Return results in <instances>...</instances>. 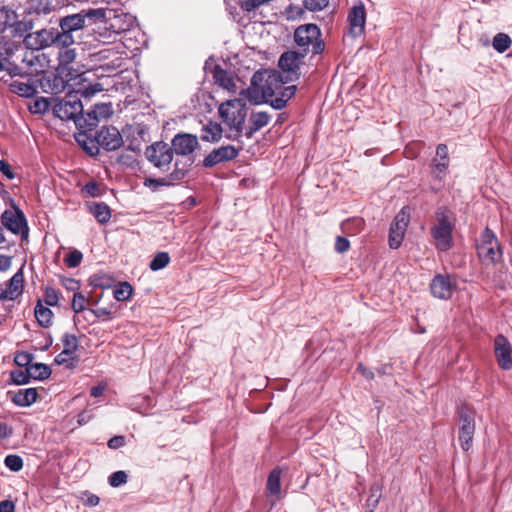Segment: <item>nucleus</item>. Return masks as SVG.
<instances>
[{"label":"nucleus","instance_id":"obj_26","mask_svg":"<svg viewBox=\"0 0 512 512\" xmlns=\"http://www.w3.org/2000/svg\"><path fill=\"white\" fill-rule=\"evenodd\" d=\"M37 390L35 388L21 389L12 397V402L17 406L27 407L37 400Z\"/></svg>","mask_w":512,"mask_h":512},{"label":"nucleus","instance_id":"obj_36","mask_svg":"<svg viewBox=\"0 0 512 512\" xmlns=\"http://www.w3.org/2000/svg\"><path fill=\"white\" fill-rule=\"evenodd\" d=\"M280 470L274 469L270 472L267 479V491L271 495H277L280 493Z\"/></svg>","mask_w":512,"mask_h":512},{"label":"nucleus","instance_id":"obj_45","mask_svg":"<svg viewBox=\"0 0 512 512\" xmlns=\"http://www.w3.org/2000/svg\"><path fill=\"white\" fill-rule=\"evenodd\" d=\"M187 172V167L185 165L181 167L180 162L177 160L175 162V168L167 177V180L170 181V185H172L175 181L182 180L186 176Z\"/></svg>","mask_w":512,"mask_h":512},{"label":"nucleus","instance_id":"obj_17","mask_svg":"<svg viewBox=\"0 0 512 512\" xmlns=\"http://www.w3.org/2000/svg\"><path fill=\"white\" fill-rule=\"evenodd\" d=\"M54 32L55 29L50 28L29 33L24 37L23 43L28 49H36L40 51L44 48L54 45Z\"/></svg>","mask_w":512,"mask_h":512},{"label":"nucleus","instance_id":"obj_4","mask_svg":"<svg viewBox=\"0 0 512 512\" xmlns=\"http://www.w3.org/2000/svg\"><path fill=\"white\" fill-rule=\"evenodd\" d=\"M219 114L230 129L240 131L247 116L246 105L240 99L228 100L219 106Z\"/></svg>","mask_w":512,"mask_h":512},{"label":"nucleus","instance_id":"obj_42","mask_svg":"<svg viewBox=\"0 0 512 512\" xmlns=\"http://www.w3.org/2000/svg\"><path fill=\"white\" fill-rule=\"evenodd\" d=\"M49 101L45 97H39L33 100V102L29 105V110L35 114H42L48 111L49 109Z\"/></svg>","mask_w":512,"mask_h":512},{"label":"nucleus","instance_id":"obj_58","mask_svg":"<svg viewBox=\"0 0 512 512\" xmlns=\"http://www.w3.org/2000/svg\"><path fill=\"white\" fill-rule=\"evenodd\" d=\"M296 92V86L290 85V86H284L282 85V89L278 91V95L287 102L289 99H291Z\"/></svg>","mask_w":512,"mask_h":512},{"label":"nucleus","instance_id":"obj_59","mask_svg":"<svg viewBox=\"0 0 512 512\" xmlns=\"http://www.w3.org/2000/svg\"><path fill=\"white\" fill-rule=\"evenodd\" d=\"M349 247H350V243H349V241L346 238L341 237V236H338L336 238L335 250L338 253L346 252L349 249Z\"/></svg>","mask_w":512,"mask_h":512},{"label":"nucleus","instance_id":"obj_62","mask_svg":"<svg viewBox=\"0 0 512 512\" xmlns=\"http://www.w3.org/2000/svg\"><path fill=\"white\" fill-rule=\"evenodd\" d=\"M64 287L70 291H75L79 288V282L73 278H65L62 281Z\"/></svg>","mask_w":512,"mask_h":512},{"label":"nucleus","instance_id":"obj_41","mask_svg":"<svg viewBox=\"0 0 512 512\" xmlns=\"http://www.w3.org/2000/svg\"><path fill=\"white\" fill-rule=\"evenodd\" d=\"M11 380L16 385H24L30 382V374L28 367L26 370L15 369L10 372Z\"/></svg>","mask_w":512,"mask_h":512},{"label":"nucleus","instance_id":"obj_23","mask_svg":"<svg viewBox=\"0 0 512 512\" xmlns=\"http://www.w3.org/2000/svg\"><path fill=\"white\" fill-rule=\"evenodd\" d=\"M198 138L192 134H177L172 139V151L178 155L192 154L198 147Z\"/></svg>","mask_w":512,"mask_h":512},{"label":"nucleus","instance_id":"obj_25","mask_svg":"<svg viewBox=\"0 0 512 512\" xmlns=\"http://www.w3.org/2000/svg\"><path fill=\"white\" fill-rule=\"evenodd\" d=\"M9 88L11 92L25 98L33 97L37 93V86L30 82V79L27 82L12 80L9 83Z\"/></svg>","mask_w":512,"mask_h":512},{"label":"nucleus","instance_id":"obj_19","mask_svg":"<svg viewBox=\"0 0 512 512\" xmlns=\"http://www.w3.org/2000/svg\"><path fill=\"white\" fill-rule=\"evenodd\" d=\"M240 149L233 145H225L213 149L203 160V165L206 168L214 167L217 164L224 163L235 159L239 154Z\"/></svg>","mask_w":512,"mask_h":512},{"label":"nucleus","instance_id":"obj_50","mask_svg":"<svg viewBox=\"0 0 512 512\" xmlns=\"http://www.w3.org/2000/svg\"><path fill=\"white\" fill-rule=\"evenodd\" d=\"M62 341H63V345H64V350H68V351L76 354V351L78 348V339L75 335L65 333Z\"/></svg>","mask_w":512,"mask_h":512},{"label":"nucleus","instance_id":"obj_61","mask_svg":"<svg viewBox=\"0 0 512 512\" xmlns=\"http://www.w3.org/2000/svg\"><path fill=\"white\" fill-rule=\"evenodd\" d=\"M31 361V357L28 353H20L15 357V362L19 366H27Z\"/></svg>","mask_w":512,"mask_h":512},{"label":"nucleus","instance_id":"obj_64","mask_svg":"<svg viewBox=\"0 0 512 512\" xmlns=\"http://www.w3.org/2000/svg\"><path fill=\"white\" fill-rule=\"evenodd\" d=\"M286 104L287 102H285V100L282 99L279 95H276L275 98L270 101V105L277 110L283 109Z\"/></svg>","mask_w":512,"mask_h":512},{"label":"nucleus","instance_id":"obj_56","mask_svg":"<svg viewBox=\"0 0 512 512\" xmlns=\"http://www.w3.org/2000/svg\"><path fill=\"white\" fill-rule=\"evenodd\" d=\"M0 171L9 180L14 179L16 176L11 165L4 159L0 160Z\"/></svg>","mask_w":512,"mask_h":512},{"label":"nucleus","instance_id":"obj_31","mask_svg":"<svg viewBox=\"0 0 512 512\" xmlns=\"http://www.w3.org/2000/svg\"><path fill=\"white\" fill-rule=\"evenodd\" d=\"M213 76L215 82L219 86L223 87L224 89H227L228 91H235L236 85L229 72L222 68L216 67Z\"/></svg>","mask_w":512,"mask_h":512},{"label":"nucleus","instance_id":"obj_18","mask_svg":"<svg viewBox=\"0 0 512 512\" xmlns=\"http://www.w3.org/2000/svg\"><path fill=\"white\" fill-rule=\"evenodd\" d=\"M3 226L14 234L28 232L27 221L24 213L15 208L14 210H5L1 216Z\"/></svg>","mask_w":512,"mask_h":512},{"label":"nucleus","instance_id":"obj_9","mask_svg":"<svg viewBox=\"0 0 512 512\" xmlns=\"http://www.w3.org/2000/svg\"><path fill=\"white\" fill-rule=\"evenodd\" d=\"M257 78L261 80L264 79V83L261 86V92L263 97H274L278 95V91L282 89V85H284L289 78L283 79V75L281 72L276 70H266L263 73H256L252 77V84L256 83Z\"/></svg>","mask_w":512,"mask_h":512},{"label":"nucleus","instance_id":"obj_27","mask_svg":"<svg viewBox=\"0 0 512 512\" xmlns=\"http://www.w3.org/2000/svg\"><path fill=\"white\" fill-rule=\"evenodd\" d=\"M90 129H79V132L75 135L76 141L81 145L90 155H96L99 152V146L95 139L88 137L87 132Z\"/></svg>","mask_w":512,"mask_h":512},{"label":"nucleus","instance_id":"obj_53","mask_svg":"<svg viewBox=\"0 0 512 512\" xmlns=\"http://www.w3.org/2000/svg\"><path fill=\"white\" fill-rule=\"evenodd\" d=\"M285 14L288 20H296L302 18L305 14V11L297 5L290 4L286 8Z\"/></svg>","mask_w":512,"mask_h":512},{"label":"nucleus","instance_id":"obj_7","mask_svg":"<svg viewBox=\"0 0 512 512\" xmlns=\"http://www.w3.org/2000/svg\"><path fill=\"white\" fill-rule=\"evenodd\" d=\"M104 12L106 16L100 17L98 20H102L104 29L114 35L129 31L136 22V18L129 13H115L111 10H104Z\"/></svg>","mask_w":512,"mask_h":512},{"label":"nucleus","instance_id":"obj_20","mask_svg":"<svg viewBox=\"0 0 512 512\" xmlns=\"http://www.w3.org/2000/svg\"><path fill=\"white\" fill-rule=\"evenodd\" d=\"M93 56L101 63L100 67L109 73H116L122 66L123 58L112 48L102 49Z\"/></svg>","mask_w":512,"mask_h":512},{"label":"nucleus","instance_id":"obj_11","mask_svg":"<svg viewBox=\"0 0 512 512\" xmlns=\"http://www.w3.org/2000/svg\"><path fill=\"white\" fill-rule=\"evenodd\" d=\"M460 427H459V441L460 446L464 451L471 448L472 440L475 432V423L473 412L466 406L459 409Z\"/></svg>","mask_w":512,"mask_h":512},{"label":"nucleus","instance_id":"obj_39","mask_svg":"<svg viewBox=\"0 0 512 512\" xmlns=\"http://www.w3.org/2000/svg\"><path fill=\"white\" fill-rule=\"evenodd\" d=\"M133 292L132 286L128 282H122L113 291L114 298L117 301H126L128 300Z\"/></svg>","mask_w":512,"mask_h":512},{"label":"nucleus","instance_id":"obj_8","mask_svg":"<svg viewBox=\"0 0 512 512\" xmlns=\"http://www.w3.org/2000/svg\"><path fill=\"white\" fill-rule=\"evenodd\" d=\"M146 158L161 171H167L173 159V151L165 142H156L145 150Z\"/></svg>","mask_w":512,"mask_h":512},{"label":"nucleus","instance_id":"obj_22","mask_svg":"<svg viewBox=\"0 0 512 512\" xmlns=\"http://www.w3.org/2000/svg\"><path fill=\"white\" fill-rule=\"evenodd\" d=\"M349 33L352 37L360 36L366 23V11L363 3L353 6L348 13Z\"/></svg>","mask_w":512,"mask_h":512},{"label":"nucleus","instance_id":"obj_43","mask_svg":"<svg viewBox=\"0 0 512 512\" xmlns=\"http://www.w3.org/2000/svg\"><path fill=\"white\" fill-rule=\"evenodd\" d=\"M75 359H76V354L63 349L62 352H60L55 357V362L58 365H64L67 368H72L74 366Z\"/></svg>","mask_w":512,"mask_h":512},{"label":"nucleus","instance_id":"obj_10","mask_svg":"<svg viewBox=\"0 0 512 512\" xmlns=\"http://www.w3.org/2000/svg\"><path fill=\"white\" fill-rule=\"evenodd\" d=\"M112 113L113 110L110 104H95L90 111L80 115V118L76 120V127L93 130L101 120L109 118Z\"/></svg>","mask_w":512,"mask_h":512},{"label":"nucleus","instance_id":"obj_21","mask_svg":"<svg viewBox=\"0 0 512 512\" xmlns=\"http://www.w3.org/2000/svg\"><path fill=\"white\" fill-rule=\"evenodd\" d=\"M494 352L498 365L504 369L509 370L512 367V347L508 339L503 335H498L494 340Z\"/></svg>","mask_w":512,"mask_h":512},{"label":"nucleus","instance_id":"obj_40","mask_svg":"<svg viewBox=\"0 0 512 512\" xmlns=\"http://www.w3.org/2000/svg\"><path fill=\"white\" fill-rule=\"evenodd\" d=\"M170 262V256L167 252H158L150 262V269L158 271L165 268Z\"/></svg>","mask_w":512,"mask_h":512},{"label":"nucleus","instance_id":"obj_48","mask_svg":"<svg viewBox=\"0 0 512 512\" xmlns=\"http://www.w3.org/2000/svg\"><path fill=\"white\" fill-rule=\"evenodd\" d=\"M128 476L125 471L119 470L109 476L108 482L112 487H119L127 482Z\"/></svg>","mask_w":512,"mask_h":512},{"label":"nucleus","instance_id":"obj_51","mask_svg":"<svg viewBox=\"0 0 512 512\" xmlns=\"http://www.w3.org/2000/svg\"><path fill=\"white\" fill-rule=\"evenodd\" d=\"M83 259V254L79 250L71 251L65 258L68 267L75 268L80 265Z\"/></svg>","mask_w":512,"mask_h":512},{"label":"nucleus","instance_id":"obj_29","mask_svg":"<svg viewBox=\"0 0 512 512\" xmlns=\"http://www.w3.org/2000/svg\"><path fill=\"white\" fill-rule=\"evenodd\" d=\"M270 121V115L267 112H255L250 116V127L246 133L248 137H251L253 133L259 131L261 128L266 126Z\"/></svg>","mask_w":512,"mask_h":512},{"label":"nucleus","instance_id":"obj_5","mask_svg":"<svg viewBox=\"0 0 512 512\" xmlns=\"http://www.w3.org/2000/svg\"><path fill=\"white\" fill-rule=\"evenodd\" d=\"M54 115L61 120H76L83 115V104L77 94L69 93L53 107Z\"/></svg>","mask_w":512,"mask_h":512},{"label":"nucleus","instance_id":"obj_57","mask_svg":"<svg viewBox=\"0 0 512 512\" xmlns=\"http://www.w3.org/2000/svg\"><path fill=\"white\" fill-rule=\"evenodd\" d=\"M4 70H6L11 78L20 76L25 77V67L18 66L16 64H10L8 67H5Z\"/></svg>","mask_w":512,"mask_h":512},{"label":"nucleus","instance_id":"obj_55","mask_svg":"<svg viewBox=\"0 0 512 512\" xmlns=\"http://www.w3.org/2000/svg\"><path fill=\"white\" fill-rule=\"evenodd\" d=\"M44 300L48 306L57 305L59 301L57 291L52 287H47L45 289Z\"/></svg>","mask_w":512,"mask_h":512},{"label":"nucleus","instance_id":"obj_38","mask_svg":"<svg viewBox=\"0 0 512 512\" xmlns=\"http://www.w3.org/2000/svg\"><path fill=\"white\" fill-rule=\"evenodd\" d=\"M54 36H56L54 37V45L58 46L60 49L70 47L74 43V38L71 31L62 30V32H59L55 29Z\"/></svg>","mask_w":512,"mask_h":512},{"label":"nucleus","instance_id":"obj_2","mask_svg":"<svg viewBox=\"0 0 512 512\" xmlns=\"http://www.w3.org/2000/svg\"><path fill=\"white\" fill-rule=\"evenodd\" d=\"M293 38L299 51L305 55L309 53L313 55L321 54L325 49V43L321 38V30L316 24L300 25L295 29Z\"/></svg>","mask_w":512,"mask_h":512},{"label":"nucleus","instance_id":"obj_15","mask_svg":"<svg viewBox=\"0 0 512 512\" xmlns=\"http://www.w3.org/2000/svg\"><path fill=\"white\" fill-rule=\"evenodd\" d=\"M456 287V281L450 275L437 274L430 283L432 295L439 299L451 298Z\"/></svg>","mask_w":512,"mask_h":512},{"label":"nucleus","instance_id":"obj_6","mask_svg":"<svg viewBox=\"0 0 512 512\" xmlns=\"http://www.w3.org/2000/svg\"><path fill=\"white\" fill-rule=\"evenodd\" d=\"M104 9H83L79 13L67 15L62 17L59 21V26L63 31H77L82 29L85 25L86 19L98 20L100 17H105Z\"/></svg>","mask_w":512,"mask_h":512},{"label":"nucleus","instance_id":"obj_49","mask_svg":"<svg viewBox=\"0 0 512 512\" xmlns=\"http://www.w3.org/2000/svg\"><path fill=\"white\" fill-rule=\"evenodd\" d=\"M87 298L80 292L74 293L72 300V310L79 313L86 309Z\"/></svg>","mask_w":512,"mask_h":512},{"label":"nucleus","instance_id":"obj_32","mask_svg":"<svg viewBox=\"0 0 512 512\" xmlns=\"http://www.w3.org/2000/svg\"><path fill=\"white\" fill-rule=\"evenodd\" d=\"M90 212L100 223H106L111 218L110 208L104 203H94L90 206Z\"/></svg>","mask_w":512,"mask_h":512},{"label":"nucleus","instance_id":"obj_1","mask_svg":"<svg viewBox=\"0 0 512 512\" xmlns=\"http://www.w3.org/2000/svg\"><path fill=\"white\" fill-rule=\"evenodd\" d=\"M455 227L454 214L446 207H440L436 211L435 222L431 227V234L435 246L439 251H448L453 246L452 232Z\"/></svg>","mask_w":512,"mask_h":512},{"label":"nucleus","instance_id":"obj_16","mask_svg":"<svg viewBox=\"0 0 512 512\" xmlns=\"http://www.w3.org/2000/svg\"><path fill=\"white\" fill-rule=\"evenodd\" d=\"M96 143L106 151H114L123 145L119 130L113 126L102 127L95 136Z\"/></svg>","mask_w":512,"mask_h":512},{"label":"nucleus","instance_id":"obj_63","mask_svg":"<svg viewBox=\"0 0 512 512\" xmlns=\"http://www.w3.org/2000/svg\"><path fill=\"white\" fill-rule=\"evenodd\" d=\"M15 504L10 500H3L0 502V512H14Z\"/></svg>","mask_w":512,"mask_h":512},{"label":"nucleus","instance_id":"obj_37","mask_svg":"<svg viewBox=\"0 0 512 512\" xmlns=\"http://www.w3.org/2000/svg\"><path fill=\"white\" fill-rule=\"evenodd\" d=\"M511 44V38L505 33L496 34L492 42L493 48L499 53L505 52L511 46Z\"/></svg>","mask_w":512,"mask_h":512},{"label":"nucleus","instance_id":"obj_30","mask_svg":"<svg viewBox=\"0 0 512 512\" xmlns=\"http://www.w3.org/2000/svg\"><path fill=\"white\" fill-rule=\"evenodd\" d=\"M222 132L220 124L209 122L202 128L201 139L206 142H217L221 139Z\"/></svg>","mask_w":512,"mask_h":512},{"label":"nucleus","instance_id":"obj_44","mask_svg":"<svg viewBox=\"0 0 512 512\" xmlns=\"http://www.w3.org/2000/svg\"><path fill=\"white\" fill-rule=\"evenodd\" d=\"M58 58L61 65L67 66L74 62V60L76 59V51L74 48L70 47L61 48L59 51Z\"/></svg>","mask_w":512,"mask_h":512},{"label":"nucleus","instance_id":"obj_35","mask_svg":"<svg viewBox=\"0 0 512 512\" xmlns=\"http://www.w3.org/2000/svg\"><path fill=\"white\" fill-rule=\"evenodd\" d=\"M52 316H53V313L49 308L44 307L40 303L37 304V306L35 308V317H36L38 323L42 327L50 326Z\"/></svg>","mask_w":512,"mask_h":512},{"label":"nucleus","instance_id":"obj_34","mask_svg":"<svg viewBox=\"0 0 512 512\" xmlns=\"http://www.w3.org/2000/svg\"><path fill=\"white\" fill-rule=\"evenodd\" d=\"M53 5L50 0H29L28 9L38 15H47L53 10Z\"/></svg>","mask_w":512,"mask_h":512},{"label":"nucleus","instance_id":"obj_14","mask_svg":"<svg viewBox=\"0 0 512 512\" xmlns=\"http://www.w3.org/2000/svg\"><path fill=\"white\" fill-rule=\"evenodd\" d=\"M21 63L25 67V75L33 76L43 73L46 69V59L39 50L28 49L21 57Z\"/></svg>","mask_w":512,"mask_h":512},{"label":"nucleus","instance_id":"obj_33","mask_svg":"<svg viewBox=\"0 0 512 512\" xmlns=\"http://www.w3.org/2000/svg\"><path fill=\"white\" fill-rule=\"evenodd\" d=\"M31 379L45 380L51 375L49 366L43 363H35L28 366Z\"/></svg>","mask_w":512,"mask_h":512},{"label":"nucleus","instance_id":"obj_52","mask_svg":"<svg viewBox=\"0 0 512 512\" xmlns=\"http://www.w3.org/2000/svg\"><path fill=\"white\" fill-rule=\"evenodd\" d=\"M329 4V0H304V6L309 11H321Z\"/></svg>","mask_w":512,"mask_h":512},{"label":"nucleus","instance_id":"obj_24","mask_svg":"<svg viewBox=\"0 0 512 512\" xmlns=\"http://www.w3.org/2000/svg\"><path fill=\"white\" fill-rule=\"evenodd\" d=\"M24 275L22 270H18L10 279L6 288L1 292L0 299L15 300L23 291Z\"/></svg>","mask_w":512,"mask_h":512},{"label":"nucleus","instance_id":"obj_28","mask_svg":"<svg viewBox=\"0 0 512 512\" xmlns=\"http://www.w3.org/2000/svg\"><path fill=\"white\" fill-rule=\"evenodd\" d=\"M434 167L438 176L444 173L449 165L448 147L445 144H439L436 148V157L433 159Z\"/></svg>","mask_w":512,"mask_h":512},{"label":"nucleus","instance_id":"obj_13","mask_svg":"<svg viewBox=\"0 0 512 512\" xmlns=\"http://www.w3.org/2000/svg\"><path fill=\"white\" fill-rule=\"evenodd\" d=\"M305 54L295 50L284 52L279 58V67L284 73H287L289 80L298 79L299 69L305 58Z\"/></svg>","mask_w":512,"mask_h":512},{"label":"nucleus","instance_id":"obj_47","mask_svg":"<svg viewBox=\"0 0 512 512\" xmlns=\"http://www.w3.org/2000/svg\"><path fill=\"white\" fill-rule=\"evenodd\" d=\"M103 89L100 84L89 85L87 87L77 89L73 94H77V96L90 98L94 96L96 93L101 92Z\"/></svg>","mask_w":512,"mask_h":512},{"label":"nucleus","instance_id":"obj_12","mask_svg":"<svg viewBox=\"0 0 512 512\" xmlns=\"http://www.w3.org/2000/svg\"><path fill=\"white\" fill-rule=\"evenodd\" d=\"M410 221V215L406 208H402L395 216L394 221L390 226L389 231V246L392 249H397L402 244L407 226Z\"/></svg>","mask_w":512,"mask_h":512},{"label":"nucleus","instance_id":"obj_3","mask_svg":"<svg viewBox=\"0 0 512 512\" xmlns=\"http://www.w3.org/2000/svg\"><path fill=\"white\" fill-rule=\"evenodd\" d=\"M477 254L485 264H495L502 258L499 241L492 230L486 228L477 243Z\"/></svg>","mask_w":512,"mask_h":512},{"label":"nucleus","instance_id":"obj_60","mask_svg":"<svg viewBox=\"0 0 512 512\" xmlns=\"http://www.w3.org/2000/svg\"><path fill=\"white\" fill-rule=\"evenodd\" d=\"M125 444V438L123 436H114L108 441V447L111 449H118Z\"/></svg>","mask_w":512,"mask_h":512},{"label":"nucleus","instance_id":"obj_54","mask_svg":"<svg viewBox=\"0 0 512 512\" xmlns=\"http://www.w3.org/2000/svg\"><path fill=\"white\" fill-rule=\"evenodd\" d=\"M170 181L167 180V178H161V179H154V178H147L144 181V186L151 188L153 191H156L158 187L160 186H169Z\"/></svg>","mask_w":512,"mask_h":512},{"label":"nucleus","instance_id":"obj_46","mask_svg":"<svg viewBox=\"0 0 512 512\" xmlns=\"http://www.w3.org/2000/svg\"><path fill=\"white\" fill-rule=\"evenodd\" d=\"M4 463L13 472H18L23 467V460L20 456L10 454L5 457Z\"/></svg>","mask_w":512,"mask_h":512}]
</instances>
